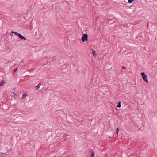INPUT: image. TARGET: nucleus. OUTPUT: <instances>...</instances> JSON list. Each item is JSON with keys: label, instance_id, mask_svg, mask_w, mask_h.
<instances>
[{"label": "nucleus", "instance_id": "nucleus-16", "mask_svg": "<svg viewBox=\"0 0 157 157\" xmlns=\"http://www.w3.org/2000/svg\"><path fill=\"white\" fill-rule=\"evenodd\" d=\"M122 68L123 69H125L126 68H125V67H122Z\"/></svg>", "mask_w": 157, "mask_h": 157}, {"label": "nucleus", "instance_id": "nucleus-5", "mask_svg": "<svg viewBox=\"0 0 157 157\" xmlns=\"http://www.w3.org/2000/svg\"><path fill=\"white\" fill-rule=\"evenodd\" d=\"M5 83V81L4 80H2L0 82V86H2L4 83Z\"/></svg>", "mask_w": 157, "mask_h": 157}, {"label": "nucleus", "instance_id": "nucleus-10", "mask_svg": "<svg viewBox=\"0 0 157 157\" xmlns=\"http://www.w3.org/2000/svg\"><path fill=\"white\" fill-rule=\"evenodd\" d=\"M94 152L92 151L91 152V155L90 157H94Z\"/></svg>", "mask_w": 157, "mask_h": 157}, {"label": "nucleus", "instance_id": "nucleus-12", "mask_svg": "<svg viewBox=\"0 0 157 157\" xmlns=\"http://www.w3.org/2000/svg\"><path fill=\"white\" fill-rule=\"evenodd\" d=\"M134 0H128V2L129 3H131Z\"/></svg>", "mask_w": 157, "mask_h": 157}, {"label": "nucleus", "instance_id": "nucleus-7", "mask_svg": "<svg viewBox=\"0 0 157 157\" xmlns=\"http://www.w3.org/2000/svg\"><path fill=\"white\" fill-rule=\"evenodd\" d=\"M121 106V102L119 101L118 102V103L117 105V107L118 108H120Z\"/></svg>", "mask_w": 157, "mask_h": 157}, {"label": "nucleus", "instance_id": "nucleus-14", "mask_svg": "<svg viewBox=\"0 0 157 157\" xmlns=\"http://www.w3.org/2000/svg\"><path fill=\"white\" fill-rule=\"evenodd\" d=\"M14 90H12V93H13L14 95H15V94H14L15 91H14Z\"/></svg>", "mask_w": 157, "mask_h": 157}, {"label": "nucleus", "instance_id": "nucleus-9", "mask_svg": "<svg viewBox=\"0 0 157 157\" xmlns=\"http://www.w3.org/2000/svg\"><path fill=\"white\" fill-rule=\"evenodd\" d=\"M26 96V94H23V95H22V96L21 98V99H24Z\"/></svg>", "mask_w": 157, "mask_h": 157}, {"label": "nucleus", "instance_id": "nucleus-8", "mask_svg": "<svg viewBox=\"0 0 157 157\" xmlns=\"http://www.w3.org/2000/svg\"><path fill=\"white\" fill-rule=\"evenodd\" d=\"M53 58H50V59H48L47 60V62H50L51 61H53Z\"/></svg>", "mask_w": 157, "mask_h": 157}, {"label": "nucleus", "instance_id": "nucleus-6", "mask_svg": "<svg viewBox=\"0 0 157 157\" xmlns=\"http://www.w3.org/2000/svg\"><path fill=\"white\" fill-rule=\"evenodd\" d=\"M41 84L40 83L38 84L36 86L35 88L36 90H38V88L40 87V86H41Z\"/></svg>", "mask_w": 157, "mask_h": 157}, {"label": "nucleus", "instance_id": "nucleus-1", "mask_svg": "<svg viewBox=\"0 0 157 157\" xmlns=\"http://www.w3.org/2000/svg\"><path fill=\"white\" fill-rule=\"evenodd\" d=\"M12 33H15L16 35H17V36L21 39L24 40H26V38L21 34L17 33V32H14L13 31L10 32V34Z\"/></svg>", "mask_w": 157, "mask_h": 157}, {"label": "nucleus", "instance_id": "nucleus-13", "mask_svg": "<svg viewBox=\"0 0 157 157\" xmlns=\"http://www.w3.org/2000/svg\"><path fill=\"white\" fill-rule=\"evenodd\" d=\"M119 132V129L118 128H117L116 129V133L117 134V135H118V133Z\"/></svg>", "mask_w": 157, "mask_h": 157}, {"label": "nucleus", "instance_id": "nucleus-15", "mask_svg": "<svg viewBox=\"0 0 157 157\" xmlns=\"http://www.w3.org/2000/svg\"><path fill=\"white\" fill-rule=\"evenodd\" d=\"M18 70V69L17 68H16V69H15L13 71L14 72H16L17 71V70Z\"/></svg>", "mask_w": 157, "mask_h": 157}, {"label": "nucleus", "instance_id": "nucleus-4", "mask_svg": "<svg viewBox=\"0 0 157 157\" xmlns=\"http://www.w3.org/2000/svg\"><path fill=\"white\" fill-rule=\"evenodd\" d=\"M81 39L82 40L83 42L85 41H87L88 40V35L87 34H84L83 35Z\"/></svg>", "mask_w": 157, "mask_h": 157}, {"label": "nucleus", "instance_id": "nucleus-11", "mask_svg": "<svg viewBox=\"0 0 157 157\" xmlns=\"http://www.w3.org/2000/svg\"><path fill=\"white\" fill-rule=\"evenodd\" d=\"M92 54L94 55V56H95L96 54H95V51L94 50H92Z\"/></svg>", "mask_w": 157, "mask_h": 157}, {"label": "nucleus", "instance_id": "nucleus-17", "mask_svg": "<svg viewBox=\"0 0 157 157\" xmlns=\"http://www.w3.org/2000/svg\"><path fill=\"white\" fill-rule=\"evenodd\" d=\"M10 36H13V35H10Z\"/></svg>", "mask_w": 157, "mask_h": 157}, {"label": "nucleus", "instance_id": "nucleus-3", "mask_svg": "<svg viewBox=\"0 0 157 157\" xmlns=\"http://www.w3.org/2000/svg\"><path fill=\"white\" fill-rule=\"evenodd\" d=\"M141 75L142 77L143 80L146 83L148 82V80L147 79V76L144 72H142L141 74Z\"/></svg>", "mask_w": 157, "mask_h": 157}, {"label": "nucleus", "instance_id": "nucleus-2", "mask_svg": "<svg viewBox=\"0 0 157 157\" xmlns=\"http://www.w3.org/2000/svg\"><path fill=\"white\" fill-rule=\"evenodd\" d=\"M4 37L5 41L6 42V46L7 47V49H9V48L8 47V44L9 43V39H8V36L7 35H5Z\"/></svg>", "mask_w": 157, "mask_h": 157}]
</instances>
